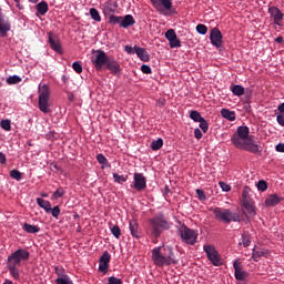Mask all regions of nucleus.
<instances>
[{"instance_id": "412c9836", "label": "nucleus", "mask_w": 284, "mask_h": 284, "mask_svg": "<svg viewBox=\"0 0 284 284\" xmlns=\"http://www.w3.org/2000/svg\"><path fill=\"white\" fill-rule=\"evenodd\" d=\"M134 50H135L136 57H139L141 61H144V62L150 61V53H148V50L139 45H134Z\"/></svg>"}, {"instance_id": "774afa93", "label": "nucleus", "mask_w": 284, "mask_h": 284, "mask_svg": "<svg viewBox=\"0 0 284 284\" xmlns=\"http://www.w3.org/2000/svg\"><path fill=\"white\" fill-rule=\"evenodd\" d=\"M31 3H37L38 0H29Z\"/></svg>"}, {"instance_id": "39448f33", "label": "nucleus", "mask_w": 284, "mask_h": 284, "mask_svg": "<svg viewBox=\"0 0 284 284\" xmlns=\"http://www.w3.org/2000/svg\"><path fill=\"white\" fill-rule=\"evenodd\" d=\"M150 223L152 226L151 234L155 240L159 239V236H161L165 230H170L172 225V223L168 222L163 215L153 217Z\"/></svg>"}, {"instance_id": "49530a36", "label": "nucleus", "mask_w": 284, "mask_h": 284, "mask_svg": "<svg viewBox=\"0 0 284 284\" xmlns=\"http://www.w3.org/2000/svg\"><path fill=\"white\" fill-rule=\"evenodd\" d=\"M175 37H176V31H174V29H169L165 32V39L169 41L173 40Z\"/></svg>"}, {"instance_id": "a211bd4d", "label": "nucleus", "mask_w": 284, "mask_h": 284, "mask_svg": "<svg viewBox=\"0 0 284 284\" xmlns=\"http://www.w3.org/2000/svg\"><path fill=\"white\" fill-rule=\"evenodd\" d=\"M49 43L51 49L54 50V52H58L59 54L63 52L61 49V41H59V38H57V36L49 33Z\"/></svg>"}, {"instance_id": "6e6d98bb", "label": "nucleus", "mask_w": 284, "mask_h": 284, "mask_svg": "<svg viewBox=\"0 0 284 284\" xmlns=\"http://www.w3.org/2000/svg\"><path fill=\"white\" fill-rule=\"evenodd\" d=\"M276 121L278 125H282V128H284V113L277 114Z\"/></svg>"}, {"instance_id": "f704fd0d", "label": "nucleus", "mask_w": 284, "mask_h": 284, "mask_svg": "<svg viewBox=\"0 0 284 284\" xmlns=\"http://www.w3.org/2000/svg\"><path fill=\"white\" fill-rule=\"evenodd\" d=\"M65 196V190L63 187H59L54 193L52 194V201H59V199Z\"/></svg>"}, {"instance_id": "e433bc0d", "label": "nucleus", "mask_w": 284, "mask_h": 284, "mask_svg": "<svg viewBox=\"0 0 284 284\" xmlns=\"http://www.w3.org/2000/svg\"><path fill=\"white\" fill-rule=\"evenodd\" d=\"M8 85H17L18 83H21V77L19 75H11L7 79Z\"/></svg>"}, {"instance_id": "a878e982", "label": "nucleus", "mask_w": 284, "mask_h": 284, "mask_svg": "<svg viewBox=\"0 0 284 284\" xmlns=\"http://www.w3.org/2000/svg\"><path fill=\"white\" fill-rule=\"evenodd\" d=\"M36 9L38 14H41V17H45V14H48V10H50V8L48 7V2L45 1L39 2Z\"/></svg>"}, {"instance_id": "2f4dec72", "label": "nucleus", "mask_w": 284, "mask_h": 284, "mask_svg": "<svg viewBox=\"0 0 284 284\" xmlns=\"http://www.w3.org/2000/svg\"><path fill=\"white\" fill-rule=\"evenodd\" d=\"M121 21H122V17L121 16L111 14L109 17V23L111 26H120V28H121Z\"/></svg>"}, {"instance_id": "ea45409f", "label": "nucleus", "mask_w": 284, "mask_h": 284, "mask_svg": "<svg viewBox=\"0 0 284 284\" xmlns=\"http://www.w3.org/2000/svg\"><path fill=\"white\" fill-rule=\"evenodd\" d=\"M11 179H14V181H21L23 179V173H21L19 170L14 169L10 171Z\"/></svg>"}, {"instance_id": "a19ab883", "label": "nucleus", "mask_w": 284, "mask_h": 284, "mask_svg": "<svg viewBox=\"0 0 284 284\" xmlns=\"http://www.w3.org/2000/svg\"><path fill=\"white\" fill-rule=\"evenodd\" d=\"M0 128H2V130H4L6 132H10V130H12V124L10 120H2L0 122Z\"/></svg>"}, {"instance_id": "6ab92c4d", "label": "nucleus", "mask_w": 284, "mask_h": 284, "mask_svg": "<svg viewBox=\"0 0 284 284\" xmlns=\"http://www.w3.org/2000/svg\"><path fill=\"white\" fill-rule=\"evenodd\" d=\"M283 201V197L276 195V194H271L266 197L265 200V205L266 207H274L275 205H278Z\"/></svg>"}, {"instance_id": "b1692460", "label": "nucleus", "mask_w": 284, "mask_h": 284, "mask_svg": "<svg viewBox=\"0 0 284 284\" xmlns=\"http://www.w3.org/2000/svg\"><path fill=\"white\" fill-rule=\"evenodd\" d=\"M135 23L136 20H134V17L132 14H126L125 17H122L121 28H132Z\"/></svg>"}, {"instance_id": "423d86ee", "label": "nucleus", "mask_w": 284, "mask_h": 284, "mask_svg": "<svg viewBox=\"0 0 284 284\" xmlns=\"http://www.w3.org/2000/svg\"><path fill=\"white\" fill-rule=\"evenodd\" d=\"M39 94V110L44 114H49L50 112V87L48 84H39L38 89Z\"/></svg>"}, {"instance_id": "c9c22d12", "label": "nucleus", "mask_w": 284, "mask_h": 284, "mask_svg": "<svg viewBox=\"0 0 284 284\" xmlns=\"http://www.w3.org/2000/svg\"><path fill=\"white\" fill-rule=\"evenodd\" d=\"M97 161L100 163V165H103L104 168H110V162L108 161V158L103 155L102 153L97 155Z\"/></svg>"}, {"instance_id": "20e7f679", "label": "nucleus", "mask_w": 284, "mask_h": 284, "mask_svg": "<svg viewBox=\"0 0 284 284\" xmlns=\"http://www.w3.org/2000/svg\"><path fill=\"white\" fill-rule=\"evenodd\" d=\"M210 212L214 215L215 221H220V223H225L230 225V223H241V214L232 212L230 209L223 207H211Z\"/></svg>"}, {"instance_id": "7ed1b4c3", "label": "nucleus", "mask_w": 284, "mask_h": 284, "mask_svg": "<svg viewBox=\"0 0 284 284\" xmlns=\"http://www.w3.org/2000/svg\"><path fill=\"white\" fill-rule=\"evenodd\" d=\"M152 261L158 267H168L176 265L179 260L174 255V251L170 246H158L152 250Z\"/></svg>"}, {"instance_id": "a18cd8bd", "label": "nucleus", "mask_w": 284, "mask_h": 284, "mask_svg": "<svg viewBox=\"0 0 284 284\" xmlns=\"http://www.w3.org/2000/svg\"><path fill=\"white\" fill-rule=\"evenodd\" d=\"M170 48H181V40L176 36L173 40H169Z\"/></svg>"}, {"instance_id": "6e6552de", "label": "nucleus", "mask_w": 284, "mask_h": 284, "mask_svg": "<svg viewBox=\"0 0 284 284\" xmlns=\"http://www.w3.org/2000/svg\"><path fill=\"white\" fill-rule=\"evenodd\" d=\"M242 196L244 207L243 214H245V216L248 219H254L256 216V206H254V202L247 199V187H244Z\"/></svg>"}, {"instance_id": "4be33fe9", "label": "nucleus", "mask_w": 284, "mask_h": 284, "mask_svg": "<svg viewBox=\"0 0 284 284\" xmlns=\"http://www.w3.org/2000/svg\"><path fill=\"white\" fill-rule=\"evenodd\" d=\"M106 70H110L112 74H119L121 72V65L116 60H110L106 62Z\"/></svg>"}, {"instance_id": "5701e85b", "label": "nucleus", "mask_w": 284, "mask_h": 284, "mask_svg": "<svg viewBox=\"0 0 284 284\" xmlns=\"http://www.w3.org/2000/svg\"><path fill=\"white\" fill-rule=\"evenodd\" d=\"M129 227L133 239H141V229H139L136 221H130Z\"/></svg>"}, {"instance_id": "ddd939ff", "label": "nucleus", "mask_w": 284, "mask_h": 284, "mask_svg": "<svg viewBox=\"0 0 284 284\" xmlns=\"http://www.w3.org/2000/svg\"><path fill=\"white\" fill-rule=\"evenodd\" d=\"M150 1L152 3L153 8L158 12H163V8L168 12H172V0H150Z\"/></svg>"}, {"instance_id": "f8f14e48", "label": "nucleus", "mask_w": 284, "mask_h": 284, "mask_svg": "<svg viewBox=\"0 0 284 284\" xmlns=\"http://www.w3.org/2000/svg\"><path fill=\"white\" fill-rule=\"evenodd\" d=\"M204 252H206L209 261L213 263V265H221V257H219V252L212 245H204Z\"/></svg>"}, {"instance_id": "0e129e2a", "label": "nucleus", "mask_w": 284, "mask_h": 284, "mask_svg": "<svg viewBox=\"0 0 284 284\" xmlns=\"http://www.w3.org/2000/svg\"><path fill=\"white\" fill-rule=\"evenodd\" d=\"M275 41H276V43H283L284 38H283L282 36H280V37H277V38L275 39Z\"/></svg>"}, {"instance_id": "338daca9", "label": "nucleus", "mask_w": 284, "mask_h": 284, "mask_svg": "<svg viewBox=\"0 0 284 284\" xmlns=\"http://www.w3.org/2000/svg\"><path fill=\"white\" fill-rule=\"evenodd\" d=\"M41 196H43L44 199L48 197L47 193H42Z\"/></svg>"}, {"instance_id": "3c124183", "label": "nucleus", "mask_w": 284, "mask_h": 284, "mask_svg": "<svg viewBox=\"0 0 284 284\" xmlns=\"http://www.w3.org/2000/svg\"><path fill=\"white\" fill-rule=\"evenodd\" d=\"M108 284H123V280L115 276H111L108 278Z\"/></svg>"}, {"instance_id": "58836bf2", "label": "nucleus", "mask_w": 284, "mask_h": 284, "mask_svg": "<svg viewBox=\"0 0 284 284\" xmlns=\"http://www.w3.org/2000/svg\"><path fill=\"white\" fill-rule=\"evenodd\" d=\"M190 119L194 121L195 123H200L204 118L201 116V113L199 111H191L190 112Z\"/></svg>"}, {"instance_id": "4468645a", "label": "nucleus", "mask_w": 284, "mask_h": 284, "mask_svg": "<svg viewBox=\"0 0 284 284\" xmlns=\"http://www.w3.org/2000/svg\"><path fill=\"white\" fill-rule=\"evenodd\" d=\"M233 267H234V276L237 281H245L250 276L247 271L243 270V265L241 264V261L236 260L233 263Z\"/></svg>"}, {"instance_id": "f257e3e1", "label": "nucleus", "mask_w": 284, "mask_h": 284, "mask_svg": "<svg viewBox=\"0 0 284 284\" xmlns=\"http://www.w3.org/2000/svg\"><path fill=\"white\" fill-rule=\"evenodd\" d=\"M231 141L239 150H245L246 152H252V154L261 152L253 136L250 135V128L247 126H239Z\"/></svg>"}, {"instance_id": "393cba45", "label": "nucleus", "mask_w": 284, "mask_h": 284, "mask_svg": "<svg viewBox=\"0 0 284 284\" xmlns=\"http://www.w3.org/2000/svg\"><path fill=\"white\" fill-rule=\"evenodd\" d=\"M261 256H264V258H267V256H270V253L267 252V250L253 248L252 258L253 261H255V263H258V261H261Z\"/></svg>"}, {"instance_id": "9d476101", "label": "nucleus", "mask_w": 284, "mask_h": 284, "mask_svg": "<svg viewBox=\"0 0 284 284\" xmlns=\"http://www.w3.org/2000/svg\"><path fill=\"white\" fill-rule=\"evenodd\" d=\"M131 187H134L136 192H143L145 187H148V179L143 173H134L133 175V184H131Z\"/></svg>"}, {"instance_id": "09e8293b", "label": "nucleus", "mask_w": 284, "mask_h": 284, "mask_svg": "<svg viewBox=\"0 0 284 284\" xmlns=\"http://www.w3.org/2000/svg\"><path fill=\"white\" fill-rule=\"evenodd\" d=\"M257 190L260 192H265L267 190V182H265L264 180L258 181Z\"/></svg>"}, {"instance_id": "bf43d9fd", "label": "nucleus", "mask_w": 284, "mask_h": 284, "mask_svg": "<svg viewBox=\"0 0 284 284\" xmlns=\"http://www.w3.org/2000/svg\"><path fill=\"white\" fill-rule=\"evenodd\" d=\"M8 159L6 158L3 152H0V163L1 165H6Z\"/></svg>"}, {"instance_id": "052dcab7", "label": "nucleus", "mask_w": 284, "mask_h": 284, "mask_svg": "<svg viewBox=\"0 0 284 284\" xmlns=\"http://www.w3.org/2000/svg\"><path fill=\"white\" fill-rule=\"evenodd\" d=\"M275 150H276V152H282V153H284V143H278V144L275 146Z\"/></svg>"}, {"instance_id": "c03bdc74", "label": "nucleus", "mask_w": 284, "mask_h": 284, "mask_svg": "<svg viewBox=\"0 0 284 284\" xmlns=\"http://www.w3.org/2000/svg\"><path fill=\"white\" fill-rule=\"evenodd\" d=\"M200 128L204 134L207 133V130H210V125L207 124V120L205 118L200 120Z\"/></svg>"}, {"instance_id": "de8ad7c7", "label": "nucleus", "mask_w": 284, "mask_h": 284, "mask_svg": "<svg viewBox=\"0 0 284 284\" xmlns=\"http://www.w3.org/2000/svg\"><path fill=\"white\" fill-rule=\"evenodd\" d=\"M72 68H73L74 72H77L78 74H81V72H83V67L81 65V62H79V61L73 62Z\"/></svg>"}, {"instance_id": "c756f323", "label": "nucleus", "mask_w": 284, "mask_h": 284, "mask_svg": "<svg viewBox=\"0 0 284 284\" xmlns=\"http://www.w3.org/2000/svg\"><path fill=\"white\" fill-rule=\"evenodd\" d=\"M231 92H233L235 97H243V94H245V88H243V85L235 84L231 88Z\"/></svg>"}, {"instance_id": "bb28decb", "label": "nucleus", "mask_w": 284, "mask_h": 284, "mask_svg": "<svg viewBox=\"0 0 284 284\" xmlns=\"http://www.w3.org/2000/svg\"><path fill=\"white\" fill-rule=\"evenodd\" d=\"M22 230L27 232V234H39V232H41V229L39 226L28 223L23 224Z\"/></svg>"}, {"instance_id": "37998d69", "label": "nucleus", "mask_w": 284, "mask_h": 284, "mask_svg": "<svg viewBox=\"0 0 284 284\" xmlns=\"http://www.w3.org/2000/svg\"><path fill=\"white\" fill-rule=\"evenodd\" d=\"M111 233L115 239H121V227H119V225H113L111 227Z\"/></svg>"}, {"instance_id": "0eeeda50", "label": "nucleus", "mask_w": 284, "mask_h": 284, "mask_svg": "<svg viewBox=\"0 0 284 284\" xmlns=\"http://www.w3.org/2000/svg\"><path fill=\"white\" fill-rule=\"evenodd\" d=\"M179 232L183 243H186V245H196V241L199 240V231L192 230L183 224Z\"/></svg>"}, {"instance_id": "69168bd1", "label": "nucleus", "mask_w": 284, "mask_h": 284, "mask_svg": "<svg viewBox=\"0 0 284 284\" xmlns=\"http://www.w3.org/2000/svg\"><path fill=\"white\" fill-rule=\"evenodd\" d=\"M3 284H14L12 281H10V280H6L4 282H3Z\"/></svg>"}, {"instance_id": "2eb2a0df", "label": "nucleus", "mask_w": 284, "mask_h": 284, "mask_svg": "<svg viewBox=\"0 0 284 284\" xmlns=\"http://www.w3.org/2000/svg\"><path fill=\"white\" fill-rule=\"evenodd\" d=\"M210 40L212 45H215V48H221L223 45V33H221L219 28L211 29Z\"/></svg>"}, {"instance_id": "e2e57ef3", "label": "nucleus", "mask_w": 284, "mask_h": 284, "mask_svg": "<svg viewBox=\"0 0 284 284\" xmlns=\"http://www.w3.org/2000/svg\"><path fill=\"white\" fill-rule=\"evenodd\" d=\"M68 100L72 103L74 101V93H68Z\"/></svg>"}, {"instance_id": "8fccbe9b", "label": "nucleus", "mask_w": 284, "mask_h": 284, "mask_svg": "<svg viewBox=\"0 0 284 284\" xmlns=\"http://www.w3.org/2000/svg\"><path fill=\"white\" fill-rule=\"evenodd\" d=\"M196 32H199V34H207V27L205 24H197Z\"/></svg>"}, {"instance_id": "7c9ffc66", "label": "nucleus", "mask_w": 284, "mask_h": 284, "mask_svg": "<svg viewBox=\"0 0 284 284\" xmlns=\"http://www.w3.org/2000/svg\"><path fill=\"white\" fill-rule=\"evenodd\" d=\"M162 148H163V139L160 138L151 142V150H153V152H158V150H161Z\"/></svg>"}, {"instance_id": "dca6fc26", "label": "nucleus", "mask_w": 284, "mask_h": 284, "mask_svg": "<svg viewBox=\"0 0 284 284\" xmlns=\"http://www.w3.org/2000/svg\"><path fill=\"white\" fill-rule=\"evenodd\" d=\"M112 258V255L109 254L108 251H105L99 261V271L103 272L104 274H108V270H110V261Z\"/></svg>"}, {"instance_id": "f03ea898", "label": "nucleus", "mask_w": 284, "mask_h": 284, "mask_svg": "<svg viewBox=\"0 0 284 284\" xmlns=\"http://www.w3.org/2000/svg\"><path fill=\"white\" fill-rule=\"evenodd\" d=\"M26 261H30V252L26 248H19L8 256L7 267L9 270V274L16 281L21 278V271H19V268L22 263H26Z\"/></svg>"}, {"instance_id": "473e14b6", "label": "nucleus", "mask_w": 284, "mask_h": 284, "mask_svg": "<svg viewBox=\"0 0 284 284\" xmlns=\"http://www.w3.org/2000/svg\"><path fill=\"white\" fill-rule=\"evenodd\" d=\"M89 12H90V17H91V19H93V21L101 23V14L99 13V10H97V8H91Z\"/></svg>"}, {"instance_id": "13d9d810", "label": "nucleus", "mask_w": 284, "mask_h": 284, "mask_svg": "<svg viewBox=\"0 0 284 284\" xmlns=\"http://www.w3.org/2000/svg\"><path fill=\"white\" fill-rule=\"evenodd\" d=\"M194 136L195 139H197V141H201V139H203V132H201V129L194 130Z\"/></svg>"}, {"instance_id": "79ce46f5", "label": "nucleus", "mask_w": 284, "mask_h": 284, "mask_svg": "<svg viewBox=\"0 0 284 284\" xmlns=\"http://www.w3.org/2000/svg\"><path fill=\"white\" fill-rule=\"evenodd\" d=\"M113 179L115 183H125L128 181V176L119 175V173H113Z\"/></svg>"}, {"instance_id": "603ef678", "label": "nucleus", "mask_w": 284, "mask_h": 284, "mask_svg": "<svg viewBox=\"0 0 284 284\" xmlns=\"http://www.w3.org/2000/svg\"><path fill=\"white\" fill-rule=\"evenodd\" d=\"M219 185L223 192H230V190H232V186L225 182H219Z\"/></svg>"}, {"instance_id": "864d4df0", "label": "nucleus", "mask_w": 284, "mask_h": 284, "mask_svg": "<svg viewBox=\"0 0 284 284\" xmlns=\"http://www.w3.org/2000/svg\"><path fill=\"white\" fill-rule=\"evenodd\" d=\"M141 71L143 72V74H152V68H150V65L148 64H143L141 67Z\"/></svg>"}, {"instance_id": "cd10ccee", "label": "nucleus", "mask_w": 284, "mask_h": 284, "mask_svg": "<svg viewBox=\"0 0 284 284\" xmlns=\"http://www.w3.org/2000/svg\"><path fill=\"white\" fill-rule=\"evenodd\" d=\"M221 114L223 119L227 121H236V113L234 111H230L229 109H222Z\"/></svg>"}, {"instance_id": "aec40b11", "label": "nucleus", "mask_w": 284, "mask_h": 284, "mask_svg": "<svg viewBox=\"0 0 284 284\" xmlns=\"http://www.w3.org/2000/svg\"><path fill=\"white\" fill-rule=\"evenodd\" d=\"M118 8H119V4L116 2L106 1L104 3L103 13L105 16H108V14L112 16V14H114V12H116Z\"/></svg>"}, {"instance_id": "c85d7f7f", "label": "nucleus", "mask_w": 284, "mask_h": 284, "mask_svg": "<svg viewBox=\"0 0 284 284\" xmlns=\"http://www.w3.org/2000/svg\"><path fill=\"white\" fill-rule=\"evenodd\" d=\"M37 203L39 207H42V210L45 211L47 213L50 212V207H52V204L50 203V201L43 200L41 197L37 199Z\"/></svg>"}, {"instance_id": "680f3d73", "label": "nucleus", "mask_w": 284, "mask_h": 284, "mask_svg": "<svg viewBox=\"0 0 284 284\" xmlns=\"http://www.w3.org/2000/svg\"><path fill=\"white\" fill-rule=\"evenodd\" d=\"M277 110L281 114H284V102L277 106Z\"/></svg>"}, {"instance_id": "f3484780", "label": "nucleus", "mask_w": 284, "mask_h": 284, "mask_svg": "<svg viewBox=\"0 0 284 284\" xmlns=\"http://www.w3.org/2000/svg\"><path fill=\"white\" fill-rule=\"evenodd\" d=\"M268 13L271 14L272 19L274 20L275 26H283V12L278 7H270Z\"/></svg>"}, {"instance_id": "4c0bfd02", "label": "nucleus", "mask_w": 284, "mask_h": 284, "mask_svg": "<svg viewBox=\"0 0 284 284\" xmlns=\"http://www.w3.org/2000/svg\"><path fill=\"white\" fill-rule=\"evenodd\" d=\"M47 214H51L53 219H59V216L61 215V209L59 207V205L54 206L53 209L51 206L50 211L47 212Z\"/></svg>"}, {"instance_id": "9b49d317", "label": "nucleus", "mask_w": 284, "mask_h": 284, "mask_svg": "<svg viewBox=\"0 0 284 284\" xmlns=\"http://www.w3.org/2000/svg\"><path fill=\"white\" fill-rule=\"evenodd\" d=\"M12 30V23L10 22V18L6 17L3 12L0 11V37H8V32Z\"/></svg>"}, {"instance_id": "4d7b16f0", "label": "nucleus", "mask_w": 284, "mask_h": 284, "mask_svg": "<svg viewBox=\"0 0 284 284\" xmlns=\"http://www.w3.org/2000/svg\"><path fill=\"white\" fill-rule=\"evenodd\" d=\"M124 51H125L128 54H136V51L134 50V47L132 48V45H125V47H124Z\"/></svg>"}, {"instance_id": "1a4fd4ad", "label": "nucleus", "mask_w": 284, "mask_h": 284, "mask_svg": "<svg viewBox=\"0 0 284 284\" xmlns=\"http://www.w3.org/2000/svg\"><path fill=\"white\" fill-rule=\"evenodd\" d=\"M95 54L92 57L91 61L95 68V70H103V65H108V61H110V57L103 50L94 51Z\"/></svg>"}, {"instance_id": "5fc2aeb1", "label": "nucleus", "mask_w": 284, "mask_h": 284, "mask_svg": "<svg viewBox=\"0 0 284 284\" xmlns=\"http://www.w3.org/2000/svg\"><path fill=\"white\" fill-rule=\"evenodd\" d=\"M196 194L200 201H205L207 197L205 196V192L201 189L196 190Z\"/></svg>"}, {"instance_id": "72a5a7b5", "label": "nucleus", "mask_w": 284, "mask_h": 284, "mask_svg": "<svg viewBox=\"0 0 284 284\" xmlns=\"http://www.w3.org/2000/svg\"><path fill=\"white\" fill-rule=\"evenodd\" d=\"M242 244L244 247H250V245H252V236H250V233L244 232L242 234Z\"/></svg>"}]
</instances>
